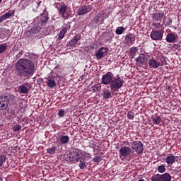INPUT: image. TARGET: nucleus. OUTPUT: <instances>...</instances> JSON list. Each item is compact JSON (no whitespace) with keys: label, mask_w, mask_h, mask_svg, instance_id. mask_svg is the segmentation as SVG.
Listing matches in <instances>:
<instances>
[{"label":"nucleus","mask_w":181,"mask_h":181,"mask_svg":"<svg viewBox=\"0 0 181 181\" xmlns=\"http://www.w3.org/2000/svg\"><path fill=\"white\" fill-rule=\"evenodd\" d=\"M6 49H8V45L6 43L0 44V54L5 53Z\"/></svg>","instance_id":"c85d7f7f"},{"label":"nucleus","mask_w":181,"mask_h":181,"mask_svg":"<svg viewBox=\"0 0 181 181\" xmlns=\"http://www.w3.org/2000/svg\"><path fill=\"white\" fill-rule=\"evenodd\" d=\"M64 110H60L59 112H58V115L59 117H64Z\"/></svg>","instance_id":"37998d69"},{"label":"nucleus","mask_w":181,"mask_h":181,"mask_svg":"<svg viewBox=\"0 0 181 181\" xmlns=\"http://www.w3.org/2000/svg\"><path fill=\"white\" fill-rule=\"evenodd\" d=\"M125 30H127L126 28H124L122 26L117 27L116 28L115 33H116V35H122V33H124V32H125Z\"/></svg>","instance_id":"bb28decb"},{"label":"nucleus","mask_w":181,"mask_h":181,"mask_svg":"<svg viewBox=\"0 0 181 181\" xmlns=\"http://www.w3.org/2000/svg\"><path fill=\"white\" fill-rule=\"evenodd\" d=\"M47 153H49L50 155H54L56 153V147L52 146L50 148H47Z\"/></svg>","instance_id":"7c9ffc66"},{"label":"nucleus","mask_w":181,"mask_h":181,"mask_svg":"<svg viewBox=\"0 0 181 181\" xmlns=\"http://www.w3.org/2000/svg\"><path fill=\"white\" fill-rule=\"evenodd\" d=\"M119 152L120 159H122V160H124V158H125V156H129V155H131L132 149L129 147L124 146L121 147Z\"/></svg>","instance_id":"6e6552de"},{"label":"nucleus","mask_w":181,"mask_h":181,"mask_svg":"<svg viewBox=\"0 0 181 181\" xmlns=\"http://www.w3.org/2000/svg\"><path fill=\"white\" fill-rule=\"evenodd\" d=\"M16 70L18 76L28 77V76L33 74V71H35V63L26 59H20L16 63Z\"/></svg>","instance_id":"f257e3e1"},{"label":"nucleus","mask_w":181,"mask_h":181,"mask_svg":"<svg viewBox=\"0 0 181 181\" xmlns=\"http://www.w3.org/2000/svg\"><path fill=\"white\" fill-rule=\"evenodd\" d=\"M65 158L69 162H78L81 159H86L87 156L86 151L75 148L69 155H66Z\"/></svg>","instance_id":"7ed1b4c3"},{"label":"nucleus","mask_w":181,"mask_h":181,"mask_svg":"<svg viewBox=\"0 0 181 181\" xmlns=\"http://www.w3.org/2000/svg\"><path fill=\"white\" fill-rule=\"evenodd\" d=\"M132 148L136 152V153H142L144 152V144L141 141H133L131 144Z\"/></svg>","instance_id":"423d86ee"},{"label":"nucleus","mask_w":181,"mask_h":181,"mask_svg":"<svg viewBox=\"0 0 181 181\" xmlns=\"http://www.w3.org/2000/svg\"><path fill=\"white\" fill-rule=\"evenodd\" d=\"M22 129V127L20 124H16L13 127V131H15V132H18V131H21Z\"/></svg>","instance_id":"ea45409f"},{"label":"nucleus","mask_w":181,"mask_h":181,"mask_svg":"<svg viewBox=\"0 0 181 181\" xmlns=\"http://www.w3.org/2000/svg\"><path fill=\"white\" fill-rule=\"evenodd\" d=\"M4 21H6L5 19V17L4 16L0 17V23H2V22H4Z\"/></svg>","instance_id":"c03bdc74"},{"label":"nucleus","mask_w":181,"mask_h":181,"mask_svg":"<svg viewBox=\"0 0 181 181\" xmlns=\"http://www.w3.org/2000/svg\"><path fill=\"white\" fill-rule=\"evenodd\" d=\"M107 18V15H105L103 13H98L95 17V21H96L97 23H101L104 19Z\"/></svg>","instance_id":"aec40b11"},{"label":"nucleus","mask_w":181,"mask_h":181,"mask_svg":"<svg viewBox=\"0 0 181 181\" xmlns=\"http://www.w3.org/2000/svg\"><path fill=\"white\" fill-rule=\"evenodd\" d=\"M67 33V29L66 28H63L59 34V39H63V37H64V35H66V33Z\"/></svg>","instance_id":"72a5a7b5"},{"label":"nucleus","mask_w":181,"mask_h":181,"mask_svg":"<svg viewBox=\"0 0 181 181\" xmlns=\"http://www.w3.org/2000/svg\"><path fill=\"white\" fill-rule=\"evenodd\" d=\"M5 160H6V155L0 156V168L4 165Z\"/></svg>","instance_id":"c9c22d12"},{"label":"nucleus","mask_w":181,"mask_h":181,"mask_svg":"<svg viewBox=\"0 0 181 181\" xmlns=\"http://www.w3.org/2000/svg\"><path fill=\"white\" fill-rule=\"evenodd\" d=\"M103 36L106 42H111L114 37V34L112 33H105Z\"/></svg>","instance_id":"5701e85b"},{"label":"nucleus","mask_w":181,"mask_h":181,"mask_svg":"<svg viewBox=\"0 0 181 181\" xmlns=\"http://www.w3.org/2000/svg\"><path fill=\"white\" fill-rule=\"evenodd\" d=\"M80 39H81L80 37L76 36L74 37V39H72L69 42H68V44L71 47H76V45L78 43V40H80Z\"/></svg>","instance_id":"4be33fe9"},{"label":"nucleus","mask_w":181,"mask_h":181,"mask_svg":"<svg viewBox=\"0 0 181 181\" xmlns=\"http://www.w3.org/2000/svg\"><path fill=\"white\" fill-rule=\"evenodd\" d=\"M151 181H162L160 174H156L151 177Z\"/></svg>","instance_id":"473e14b6"},{"label":"nucleus","mask_w":181,"mask_h":181,"mask_svg":"<svg viewBox=\"0 0 181 181\" xmlns=\"http://www.w3.org/2000/svg\"><path fill=\"white\" fill-rule=\"evenodd\" d=\"M18 88L21 94H28V93H29L30 87L28 86L20 85L18 86Z\"/></svg>","instance_id":"6ab92c4d"},{"label":"nucleus","mask_w":181,"mask_h":181,"mask_svg":"<svg viewBox=\"0 0 181 181\" xmlns=\"http://www.w3.org/2000/svg\"><path fill=\"white\" fill-rule=\"evenodd\" d=\"M124 42L126 45H134L135 42V35L132 33L127 34L125 36Z\"/></svg>","instance_id":"ddd939ff"},{"label":"nucleus","mask_w":181,"mask_h":181,"mask_svg":"<svg viewBox=\"0 0 181 181\" xmlns=\"http://www.w3.org/2000/svg\"><path fill=\"white\" fill-rule=\"evenodd\" d=\"M66 11H67V6L66 5L61 6L59 8V13L62 15L63 18H67V16H66Z\"/></svg>","instance_id":"393cba45"},{"label":"nucleus","mask_w":181,"mask_h":181,"mask_svg":"<svg viewBox=\"0 0 181 181\" xmlns=\"http://www.w3.org/2000/svg\"><path fill=\"white\" fill-rule=\"evenodd\" d=\"M107 52H108V48L101 47L98 49V52L95 54L96 59H98V60H101L103 57H105V54H107Z\"/></svg>","instance_id":"9d476101"},{"label":"nucleus","mask_w":181,"mask_h":181,"mask_svg":"<svg viewBox=\"0 0 181 181\" xmlns=\"http://www.w3.org/2000/svg\"><path fill=\"white\" fill-rule=\"evenodd\" d=\"M12 98H13V95L11 96Z\"/></svg>","instance_id":"49530a36"},{"label":"nucleus","mask_w":181,"mask_h":181,"mask_svg":"<svg viewBox=\"0 0 181 181\" xmlns=\"http://www.w3.org/2000/svg\"><path fill=\"white\" fill-rule=\"evenodd\" d=\"M59 141L60 144H62V145H66V144H69V141H70V137L66 135H61L59 137Z\"/></svg>","instance_id":"412c9836"},{"label":"nucleus","mask_w":181,"mask_h":181,"mask_svg":"<svg viewBox=\"0 0 181 181\" xmlns=\"http://www.w3.org/2000/svg\"><path fill=\"white\" fill-rule=\"evenodd\" d=\"M152 40H162L163 37V31L153 30L150 34Z\"/></svg>","instance_id":"0eeeda50"},{"label":"nucleus","mask_w":181,"mask_h":181,"mask_svg":"<svg viewBox=\"0 0 181 181\" xmlns=\"http://www.w3.org/2000/svg\"><path fill=\"white\" fill-rule=\"evenodd\" d=\"M80 161H79V168L80 169H86V159H79Z\"/></svg>","instance_id":"2f4dec72"},{"label":"nucleus","mask_w":181,"mask_h":181,"mask_svg":"<svg viewBox=\"0 0 181 181\" xmlns=\"http://www.w3.org/2000/svg\"><path fill=\"white\" fill-rule=\"evenodd\" d=\"M100 88H101V87H100V85H98V84H95L92 87L93 91H98V90H100Z\"/></svg>","instance_id":"a19ab883"},{"label":"nucleus","mask_w":181,"mask_h":181,"mask_svg":"<svg viewBox=\"0 0 181 181\" xmlns=\"http://www.w3.org/2000/svg\"><path fill=\"white\" fill-rule=\"evenodd\" d=\"M103 98L108 100V98L111 97V90H110L109 89L103 90Z\"/></svg>","instance_id":"a878e982"},{"label":"nucleus","mask_w":181,"mask_h":181,"mask_svg":"<svg viewBox=\"0 0 181 181\" xmlns=\"http://www.w3.org/2000/svg\"><path fill=\"white\" fill-rule=\"evenodd\" d=\"M114 78V74L112 72H107L105 74L102 76V84L108 86L111 84L112 79Z\"/></svg>","instance_id":"39448f33"},{"label":"nucleus","mask_w":181,"mask_h":181,"mask_svg":"<svg viewBox=\"0 0 181 181\" xmlns=\"http://www.w3.org/2000/svg\"><path fill=\"white\" fill-rule=\"evenodd\" d=\"M152 26L153 29H160V28H162V24H160V23H153Z\"/></svg>","instance_id":"e433bc0d"},{"label":"nucleus","mask_w":181,"mask_h":181,"mask_svg":"<svg viewBox=\"0 0 181 181\" xmlns=\"http://www.w3.org/2000/svg\"><path fill=\"white\" fill-rule=\"evenodd\" d=\"M166 23L167 25H172V19L168 18Z\"/></svg>","instance_id":"a18cd8bd"},{"label":"nucleus","mask_w":181,"mask_h":181,"mask_svg":"<svg viewBox=\"0 0 181 181\" xmlns=\"http://www.w3.org/2000/svg\"><path fill=\"white\" fill-rule=\"evenodd\" d=\"M93 161H95L96 163H100V162H101V157H100V156H95L93 158Z\"/></svg>","instance_id":"79ce46f5"},{"label":"nucleus","mask_w":181,"mask_h":181,"mask_svg":"<svg viewBox=\"0 0 181 181\" xmlns=\"http://www.w3.org/2000/svg\"><path fill=\"white\" fill-rule=\"evenodd\" d=\"M13 13H15V11L10 10L8 12L6 13L3 16H4V19L6 20V19H9V18H11V16H12Z\"/></svg>","instance_id":"c756f323"},{"label":"nucleus","mask_w":181,"mask_h":181,"mask_svg":"<svg viewBox=\"0 0 181 181\" xmlns=\"http://www.w3.org/2000/svg\"><path fill=\"white\" fill-rule=\"evenodd\" d=\"M161 175V181H171L172 180V175L170 174L165 173Z\"/></svg>","instance_id":"b1692460"},{"label":"nucleus","mask_w":181,"mask_h":181,"mask_svg":"<svg viewBox=\"0 0 181 181\" xmlns=\"http://www.w3.org/2000/svg\"><path fill=\"white\" fill-rule=\"evenodd\" d=\"M152 121L156 125H158L160 122H162V117L159 116H153L152 117Z\"/></svg>","instance_id":"cd10ccee"},{"label":"nucleus","mask_w":181,"mask_h":181,"mask_svg":"<svg viewBox=\"0 0 181 181\" xmlns=\"http://www.w3.org/2000/svg\"><path fill=\"white\" fill-rule=\"evenodd\" d=\"M148 65L150 69H158L160 66V62L156 61V59H151L148 61Z\"/></svg>","instance_id":"f3484780"},{"label":"nucleus","mask_w":181,"mask_h":181,"mask_svg":"<svg viewBox=\"0 0 181 181\" xmlns=\"http://www.w3.org/2000/svg\"><path fill=\"white\" fill-rule=\"evenodd\" d=\"M8 103H9L8 96H0V111L8 108Z\"/></svg>","instance_id":"9b49d317"},{"label":"nucleus","mask_w":181,"mask_h":181,"mask_svg":"<svg viewBox=\"0 0 181 181\" xmlns=\"http://www.w3.org/2000/svg\"><path fill=\"white\" fill-rule=\"evenodd\" d=\"M127 118H128L129 119H132V120L134 119V118H135L134 112H132V111H129V112H127Z\"/></svg>","instance_id":"4c0bfd02"},{"label":"nucleus","mask_w":181,"mask_h":181,"mask_svg":"<svg viewBox=\"0 0 181 181\" xmlns=\"http://www.w3.org/2000/svg\"><path fill=\"white\" fill-rule=\"evenodd\" d=\"M49 21V16L47 13L44 11L41 15L40 18H37V21L35 22V25L33 28L30 29V32H33L34 34L39 33L45 25Z\"/></svg>","instance_id":"f03ea898"},{"label":"nucleus","mask_w":181,"mask_h":181,"mask_svg":"<svg viewBox=\"0 0 181 181\" xmlns=\"http://www.w3.org/2000/svg\"><path fill=\"white\" fill-rule=\"evenodd\" d=\"M47 86L48 87H49L50 88H54V87H56L57 84H56V81L54 80V78L49 76L47 78Z\"/></svg>","instance_id":"a211bd4d"},{"label":"nucleus","mask_w":181,"mask_h":181,"mask_svg":"<svg viewBox=\"0 0 181 181\" xmlns=\"http://www.w3.org/2000/svg\"><path fill=\"white\" fill-rule=\"evenodd\" d=\"M91 11V8H90L89 6H83L80 7L78 10V15L81 16V15H86V13H88Z\"/></svg>","instance_id":"2eb2a0df"},{"label":"nucleus","mask_w":181,"mask_h":181,"mask_svg":"<svg viewBox=\"0 0 181 181\" xmlns=\"http://www.w3.org/2000/svg\"><path fill=\"white\" fill-rule=\"evenodd\" d=\"M166 18V14H165V12L160 11H156L152 15V19L153 21H155V22H160L162 19H165Z\"/></svg>","instance_id":"1a4fd4ad"},{"label":"nucleus","mask_w":181,"mask_h":181,"mask_svg":"<svg viewBox=\"0 0 181 181\" xmlns=\"http://www.w3.org/2000/svg\"><path fill=\"white\" fill-rule=\"evenodd\" d=\"M0 2H2V0H0Z\"/></svg>","instance_id":"de8ad7c7"},{"label":"nucleus","mask_w":181,"mask_h":181,"mask_svg":"<svg viewBox=\"0 0 181 181\" xmlns=\"http://www.w3.org/2000/svg\"><path fill=\"white\" fill-rule=\"evenodd\" d=\"M136 64L138 66H142L144 63H146L148 62V57L145 54H139V57L136 59Z\"/></svg>","instance_id":"f8f14e48"},{"label":"nucleus","mask_w":181,"mask_h":181,"mask_svg":"<svg viewBox=\"0 0 181 181\" xmlns=\"http://www.w3.org/2000/svg\"><path fill=\"white\" fill-rule=\"evenodd\" d=\"M158 173H165L166 172V168L163 165H160L158 167Z\"/></svg>","instance_id":"f704fd0d"},{"label":"nucleus","mask_w":181,"mask_h":181,"mask_svg":"<svg viewBox=\"0 0 181 181\" xmlns=\"http://www.w3.org/2000/svg\"><path fill=\"white\" fill-rule=\"evenodd\" d=\"M124 84V79L121 78V77H114L112 80L111 83L110 84V87L111 90H118L122 87Z\"/></svg>","instance_id":"20e7f679"},{"label":"nucleus","mask_w":181,"mask_h":181,"mask_svg":"<svg viewBox=\"0 0 181 181\" xmlns=\"http://www.w3.org/2000/svg\"><path fill=\"white\" fill-rule=\"evenodd\" d=\"M177 40V35H175L173 33H168L165 38V40L168 43H175Z\"/></svg>","instance_id":"dca6fc26"},{"label":"nucleus","mask_w":181,"mask_h":181,"mask_svg":"<svg viewBox=\"0 0 181 181\" xmlns=\"http://www.w3.org/2000/svg\"><path fill=\"white\" fill-rule=\"evenodd\" d=\"M164 160H165V163H167L168 166H172L173 163L176 162V156H175L173 154L169 155L165 159H164Z\"/></svg>","instance_id":"4468645a"},{"label":"nucleus","mask_w":181,"mask_h":181,"mask_svg":"<svg viewBox=\"0 0 181 181\" xmlns=\"http://www.w3.org/2000/svg\"><path fill=\"white\" fill-rule=\"evenodd\" d=\"M138 47H132L130 48V52L133 54H136V53H138Z\"/></svg>","instance_id":"58836bf2"}]
</instances>
